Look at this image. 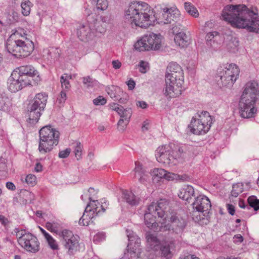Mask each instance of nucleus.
<instances>
[{"instance_id": "obj_1", "label": "nucleus", "mask_w": 259, "mask_h": 259, "mask_svg": "<svg viewBox=\"0 0 259 259\" xmlns=\"http://www.w3.org/2000/svg\"><path fill=\"white\" fill-rule=\"evenodd\" d=\"M126 19L131 23L141 28H147L157 21L159 24L178 23L180 20V12L176 6L161 8L160 15L157 19L153 9L147 3L142 2L131 3L125 12Z\"/></svg>"}, {"instance_id": "obj_2", "label": "nucleus", "mask_w": 259, "mask_h": 259, "mask_svg": "<svg viewBox=\"0 0 259 259\" xmlns=\"http://www.w3.org/2000/svg\"><path fill=\"white\" fill-rule=\"evenodd\" d=\"M222 16L232 26L259 33V18L245 5H227L224 8Z\"/></svg>"}, {"instance_id": "obj_3", "label": "nucleus", "mask_w": 259, "mask_h": 259, "mask_svg": "<svg viewBox=\"0 0 259 259\" xmlns=\"http://www.w3.org/2000/svg\"><path fill=\"white\" fill-rule=\"evenodd\" d=\"M259 94V84L256 81L247 82L239 102V110L241 117L249 118L253 116L256 112L254 107Z\"/></svg>"}, {"instance_id": "obj_4", "label": "nucleus", "mask_w": 259, "mask_h": 259, "mask_svg": "<svg viewBox=\"0 0 259 259\" xmlns=\"http://www.w3.org/2000/svg\"><path fill=\"white\" fill-rule=\"evenodd\" d=\"M185 153L181 147L174 144L159 147L155 152L157 160L164 165L171 166L182 162Z\"/></svg>"}, {"instance_id": "obj_5", "label": "nucleus", "mask_w": 259, "mask_h": 259, "mask_svg": "<svg viewBox=\"0 0 259 259\" xmlns=\"http://www.w3.org/2000/svg\"><path fill=\"white\" fill-rule=\"evenodd\" d=\"M168 207V203L165 199H160L157 202L149 205L144 214V221L146 226L155 232L160 231V226L156 222V215L164 219L165 210Z\"/></svg>"}, {"instance_id": "obj_6", "label": "nucleus", "mask_w": 259, "mask_h": 259, "mask_svg": "<svg viewBox=\"0 0 259 259\" xmlns=\"http://www.w3.org/2000/svg\"><path fill=\"white\" fill-rule=\"evenodd\" d=\"M39 135L38 150L41 154H45L51 152L59 143L60 133L50 125L42 127L39 130Z\"/></svg>"}, {"instance_id": "obj_7", "label": "nucleus", "mask_w": 259, "mask_h": 259, "mask_svg": "<svg viewBox=\"0 0 259 259\" xmlns=\"http://www.w3.org/2000/svg\"><path fill=\"white\" fill-rule=\"evenodd\" d=\"M165 215L160 223V231H168L170 234L181 235L187 226L186 220L175 212L168 213L166 210Z\"/></svg>"}, {"instance_id": "obj_8", "label": "nucleus", "mask_w": 259, "mask_h": 259, "mask_svg": "<svg viewBox=\"0 0 259 259\" xmlns=\"http://www.w3.org/2000/svg\"><path fill=\"white\" fill-rule=\"evenodd\" d=\"M148 247L155 252H158L161 257L169 259L172 257V252L176 248L175 240L166 241L161 243L157 236L150 232L146 234Z\"/></svg>"}, {"instance_id": "obj_9", "label": "nucleus", "mask_w": 259, "mask_h": 259, "mask_svg": "<svg viewBox=\"0 0 259 259\" xmlns=\"http://www.w3.org/2000/svg\"><path fill=\"white\" fill-rule=\"evenodd\" d=\"M19 35V33L17 31L11 35L7 40L6 48L9 53L16 58L25 57L31 54L33 47L22 40H13V37Z\"/></svg>"}, {"instance_id": "obj_10", "label": "nucleus", "mask_w": 259, "mask_h": 259, "mask_svg": "<svg viewBox=\"0 0 259 259\" xmlns=\"http://www.w3.org/2000/svg\"><path fill=\"white\" fill-rule=\"evenodd\" d=\"M211 123L212 118L209 113L207 111H202L193 117L189 127L194 134H205L210 129Z\"/></svg>"}, {"instance_id": "obj_11", "label": "nucleus", "mask_w": 259, "mask_h": 259, "mask_svg": "<svg viewBox=\"0 0 259 259\" xmlns=\"http://www.w3.org/2000/svg\"><path fill=\"white\" fill-rule=\"evenodd\" d=\"M102 200H104V202H102L101 205L98 200H94L87 205L82 217L79 221V225L88 226L91 222L93 223V219L101 212H104L106 210L108 203L105 199Z\"/></svg>"}, {"instance_id": "obj_12", "label": "nucleus", "mask_w": 259, "mask_h": 259, "mask_svg": "<svg viewBox=\"0 0 259 259\" xmlns=\"http://www.w3.org/2000/svg\"><path fill=\"white\" fill-rule=\"evenodd\" d=\"M48 100V95L46 93L37 94L31 103L29 104L28 109L29 119L32 123H36L41 115L40 112L44 110Z\"/></svg>"}, {"instance_id": "obj_13", "label": "nucleus", "mask_w": 259, "mask_h": 259, "mask_svg": "<svg viewBox=\"0 0 259 259\" xmlns=\"http://www.w3.org/2000/svg\"><path fill=\"white\" fill-rule=\"evenodd\" d=\"M194 210L192 215L195 221L198 222L204 219L209 213L211 205L210 200L204 195H200L197 196L192 203Z\"/></svg>"}, {"instance_id": "obj_14", "label": "nucleus", "mask_w": 259, "mask_h": 259, "mask_svg": "<svg viewBox=\"0 0 259 259\" xmlns=\"http://www.w3.org/2000/svg\"><path fill=\"white\" fill-rule=\"evenodd\" d=\"M19 245L28 252L36 253L39 250V242L36 236L25 231L16 232Z\"/></svg>"}, {"instance_id": "obj_15", "label": "nucleus", "mask_w": 259, "mask_h": 259, "mask_svg": "<svg viewBox=\"0 0 259 259\" xmlns=\"http://www.w3.org/2000/svg\"><path fill=\"white\" fill-rule=\"evenodd\" d=\"M239 69L234 64L226 65L224 69H218V75L221 80L222 86L232 85L236 80L239 75Z\"/></svg>"}, {"instance_id": "obj_16", "label": "nucleus", "mask_w": 259, "mask_h": 259, "mask_svg": "<svg viewBox=\"0 0 259 259\" xmlns=\"http://www.w3.org/2000/svg\"><path fill=\"white\" fill-rule=\"evenodd\" d=\"M165 82L162 92L167 99L176 98L181 95L183 80L165 78Z\"/></svg>"}, {"instance_id": "obj_17", "label": "nucleus", "mask_w": 259, "mask_h": 259, "mask_svg": "<svg viewBox=\"0 0 259 259\" xmlns=\"http://www.w3.org/2000/svg\"><path fill=\"white\" fill-rule=\"evenodd\" d=\"M61 236L63 238V244L65 248L67 250L69 255L74 254L79 248V242L77 236L67 230L62 231Z\"/></svg>"}, {"instance_id": "obj_18", "label": "nucleus", "mask_w": 259, "mask_h": 259, "mask_svg": "<svg viewBox=\"0 0 259 259\" xmlns=\"http://www.w3.org/2000/svg\"><path fill=\"white\" fill-rule=\"evenodd\" d=\"M76 34L78 39L83 42H88L94 37L93 30L87 23L78 24L76 28Z\"/></svg>"}, {"instance_id": "obj_19", "label": "nucleus", "mask_w": 259, "mask_h": 259, "mask_svg": "<svg viewBox=\"0 0 259 259\" xmlns=\"http://www.w3.org/2000/svg\"><path fill=\"white\" fill-rule=\"evenodd\" d=\"M134 178L137 179L141 183L144 184L149 180V172L143 166L139 161L135 162V167L132 172Z\"/></svg>"}, {"instance_id": "obj_20", "label": "nucleus", "mask_w": 259, "mask_h": 259, "mask_svg": "<svg viewBox=\"0 0 259 259\" xmlns=\"http://www.w3.org/2000/svg\"><path fill=\"white\" fill-rule=\"evenodd\" d=\"M183 71L181 67L176 63H170L167 68L165 74V78H170L171 79L184 80L183 75Z\"/></svg>"}, {"instance_id": "obj_21", "label": "nucleus", "mask_w": 259, "mask_h": 259, "mask_svg": "<svg viewBox=\"0 0 259 259\" xmlns=\"http://www.w3.org/2000/svg\"><path fill=\"white\" fill-rule=\"evenodd\" d=\"M145 40L147 42L148 50H158L161 46L162 36L160 34L150 33L145 35Z\"/></svg>"}, {"instance_id": "obj_22", "label": "nucleus", "mask_w": 259, "mask_h": 259, "mask_svg": "<svg viewBox=\"0 0 259 259\" xmlns=\"http://www.w3.org/2000/svg\"><path fill=\"white\" fill-rule=\"evenodd\" d=\"M17 76V71H14L8 80V88L11 92L15 93L23 88Z\"/></svg>"}, {"instance_id": "obj_23", "label": "nucleus", "mask_w": 259, "mask_h": 259, "mask_svg": "<svg viewBox=\"0 0 259 259\" xmlns=\"http://www.w3.org/2000/svg\"><path fill=\"white\" fill-rule=\"evenodd\" d=\"M16 71H18L20 74H25L34 77L36 76L34 81L37 83L40 80L38 71L31 65H28L20 66Z\"/></svg>"}, {"instance_id": "obj_24", "label": "nucleus", "mask_w": 259, "mask_h": 259, "mask_svg": "<svg viewBox=\"0 0 259 259\" xmlns=\"http://www.w3.org/2000/svg\"><path fill=\"white\" fill-rule=\"evenodd\" d=\"M224 43L229 52L235 53L238 51L239 40L237 38L232 35H227L225 38Z\"/></svg>"}, {"instance_id": "obj_25", "label": "nucleus", "mask_w": 259, "mask_h": 259, "mask_svg": "<svg viewBox=\"0 0 259 259\" xmlns=\"http://www.w3.org/2000/svg\"><path fill=\"white\" fill-rule=\"evenodd\" d=\"M178 195L181 199L189 202L192 197H195L194 189L191 186H186L181 189Z\"/></svg>"}, {"instance_id": "obj_26", "label": "nucleus", "mask_w": 259, "mask_h": 259, "mask_svg": "<svg viewBox=\"0 0 259 259\" xmlns=\"http://www.w3.org/2000/svg\"><path fill=\"white\" fill-rule=\"evenodd\" d=\"M175 42L181 48L187 47L190 44V37L185 32H181L175 35Z\"/></svg>"}, {"instance_id": "obj_27", "label": "nucleus", "mask_w": 259, "mask_h": 259, "mask_svg": "<svg viewBox=\"0 0 259 259\" xmlns=\"http://www.w3.org/2000/svg\"><path fill=\"white\" fill-rule=\"evenodd\" d=\"M128 243L127 247H139L141 244L140 238L132 230H126Z\"/></svg>"}, {"instance_id": "obj_28", "label": "nucleus", "mask_w": 259, "mask_h": 259, "mask_svg": "<svg viewBox=\"0 0 259 259\" xmlns=\"http://www.w3.org/2000/svg\"><path fill=\"white\" fill-rule=\"evenodd\" d=\"M122 196L126 202L132 206L138 205L139 199L136 197L132 192L127 190L123 191Z\"/></svg>"}, {"instance_id": "obj_29", "label": "nucleus", "mask_w": 259, "mask_h": 259, "mask_svg": "<svg viewBox=\"0 0 259 259\" xmlns=\"http://www.w3.org/2000/svg\"><path fill=\"white\" fill-rule=\"evenodd\" d=\"M11 100L4 93H0V110L7 112L11 106Z\"/></svg>"}, {"instance_id": "obj_30", "label": "nucleus", "mask_w": 259, "mask_h": 259, "mask_svg": "<svg viewBox=\"0 0 259 259\" xmlns=\"http://www.w3.org/2000/svg\"><path fill=\"white\" fill-rule=\"evenodd\" d=\"M42 56L48 60H55L59 57V53L57 49H45L42 51Z\"/></svg>"}, {"instance_id": "obj_31", "label": "nucleus", "mask_w": 259, "mask_h": 259, "mask_svg": "<svg viewBox=\"0 0 259 259\" xmlns=\"http://www.w3.org/2000/svg\"><path fill=\"white\" fill-rule=\"evenodd\" d=\"M120 88L118 87L112 85L106 88V91L110 97L115 101L121 99L118 93L120 92Z\"/></svg>"}, {"instance_id": "obj_32", "label": "nucleus", "mask_w": 259, "mask_h": 259, "mask_svg": "<svg viewBox=\"0 0 259 259\" xmlns=\"http://www.w3.org/2000/svg\"><path fill=\"white\" fill-rule=\"evenodd\" d=\"M71 79V75L64 74L60 77V82L62 88V91H67L70 88L69 80Z\"/></svg>"}, {"instance_id": "obj_33", "label": "nucleus", "mask_w": 259, "mask_h": 259, "mask_svg": "<svg viewBox=\"0 0 259 259\" xmlns=\"http://www.w3.org/2000/svg\"><path fill=\"white\" fill-rule=\"evenodd\" d=\"M145 39V36L144 35L135 44V49L140 52L148 51L147 42H146Z\"/></svg>"}, {"instance_id": "obj_34", "label": "nucleus", "mask_w": 259, "mask_h": 259, "mask_svg": "<svg viewBox=\"0 0 259 259\" xmlns=\"http://www.w3.org/2000/svg\"><path fill=\"white\" fill-rule=\"evenodd\" d=\"M185 9L191 16L195 18L199 16V12L193 5L189 2H185L184 4Z\"/></svg>"}, {"instance_id": "obj_35", "label": "nucleus", "mask_w": 259, "mask_h": 259, "mask_svg": "<svg viewBox=\"0 0 259 259\" xmlns=\"http://www.w3.org/2000/svg\"><path fill=\"white\" fill-rule=\"evenodd\" d=\"M17 76L23 88L30 85L31 82V78L34 77V76H30L25 74H20L18 71Z\"/></svg>"}, {"instance_id": "obj_36", "label": "nucleus", "mask_w": 259, "mask_h": 259, "mask_svg": "<svg viewBox=\"0 0 259 259\" xmlns=\"http://www.w3.org/2000/svg\"><path fill=\"white\" fill-rule=\"evenodd\" d=\"M74 155L77 160L81 158L82 154L83 146L79 142L76 141L73 143Z\"/></svg>"}, {"instance_id": "obj_37", "label": "nucleus", "mask_w": 259, "mask_h": 259, "mask_svg": "<svg viewBox=\"0 0 259 259\" xmlns=\"http://www.w3.org/2000/svg\"><path fill=\"white\" fill-rule=\"evenodd\" d=\"M249 208L252 207L254 211L259 210V199L255 196L252 195L247 199Z\"/></svg>"}, {"instance_id": "obj_38", "label": "nucleus", "mask_w": 259, "mask_h": 259, "mask_svg": "<svg viewBox=\"0 0 259 259\" xmlns=\"http://www.w3.org/2000/svg\"><path fill=\"white\" fill-rule=\"evenodd\" d=\"M243 185L242 183H238L233 185V189L231 191V195L234 197H237L239 194L243 191Z\"/></svg>"}, {"instance_id": "obj_39", "label": "nucleus", "mask_w": 259, "mask_h": 259, "mask_svg": "<svg viewBox=\"0 0 259 259\" xmlns=\"http://www.w3.org/2000/svg\"><path fill=\"white\" fill-rule=\"evenodd\" d=\"M30 2L29 0H23L21 3L22 13L24 16H28L30 12Z\"/></svg>"}, {"instance_id": "obj_40", "label": "nucleus", "mask_w": 259, "mask_h": 259, "mask_svg": "<svg viewBox=\"0 0 259 259\" xmlns=\"http://www.w3.org/2000/svg\"><path fill=\"white\" fill-rule=\"evenodd\" d=\"M120 113L121 114H119L120 118H124L125 122H127L128 121L130 120V118L132 114V111L131 108H123Z\"/></svg>"}, {"instance_id": "obj_41", "label": "nucleus", "mask_w": 259, "mask_h": 259, "mask_svg": "<svg viewBox=\"0 0 259 259\" xmlns=\"http://www.w3.org/2000/svg\"><path fill=\"white\" fill-rule=\"evenodd\" d=\"M66 92V91H62L60 92L59 96L57 98L56 100V104L58 106L60 107L63 105L67 99Z\"/></svg>"}, {"instance_id": "obj_42", "label": "nucleus", "mask_w": 259, "mask_h": 259, "mask_svg": "<svg viewBox=\"0 0 259 259\" xmlns=\"http://www.w3.org/2000/svg\"><path fill=\"white\" fill-rule=\"evenodd\" d=\"M96 3V7L98 10H105L108 6L107 0H94Z\"/></svg>"}, {"instance_id": "obj_43", "label": "nucleus", "mask_w": 259, "mask_h": 259, "mask_svg": "<svg viewBox=\"0 0 259 259\" xmlns=\"http://www.w3.org/2000/svg\"><path fill=\"white\" fill-rule=\"evenodd\" d=\"M50 247L53 250H58L59 246L56 240H55L51 235L46 239Z\"/></svg>"}, {"instance_id": "obj_44", "label": "nucleus", "mask_w": 259, "mask_h": 259, "mask_svg": "<svg viewBox=\"0 0 259 259\" xmlns=\"http://www.w3.org/2000/svg\"><path fill=\"white\" fill-rule=\"evenodd\" d=\"M152 174L153 176L158 179L164 178L166 174V171L162 168H155L152 172Z\"/></svg>"}, {"instance_id": "obj_45", "label": "nucleus", "mask_w": 259, "mask_h": 259, "mask_svg": "<svg viewBox=\"0 0 259 259\" xmlns=\"http://www.w3.org/2000/svg\"><path fill=\"white\" fill-rule=\"evenodd\" d=\"M95 27L97 32L104 34L106 31L107 26L105 25V24L98 21L95 23Z\"/></svg>"}, {"instance_id": "obj_46", "label": "nucleus", "mask_w": 259, "mask_h": 259, "mask_svg": "<svg viewBox=\"0 0 259 259\" xmlns=\"http://www.w3.org/2000/svg\"><path fill=\"white\" fill-rule=\"evenodd\" d=\"M129 249L130 256L131 259H136L138 257V253L139 252L140 248L137 247H127Z\"/></svg>"}, {"instance_id": "obj_47", "label": "nucleus", "mask_w": 259, "mask_h": 259, "mask_svg": "<svg viewBox=\"0 0 259 259\" xmlns=\"http://www.w3.org/2000/svg\"><path fill=\"white\" fill-rule=\"evenodd\" d=\"M83 83L87 87H93L95 84V80L90 76L84 77L82 78Z\"/></svg>"}, {"instance_id": "obj_48", "label": "nucleus", "mask_w": 259, "mask_h": 259, "mask_svg": "<svg viewBox=\"0 0 259 259\" xmlns=\"http://www.w3.org/2000/svg\"><path fill=\"white\" fill-rule=\"evenodd\" d=\"M106 235L104 232H99L94 235L93 237V241L96 243H98L101 241H102L105 239Z\"/></svg>"}, {"instance_id": "obj_49", "label": "nucleus", "mask_w": 259, "mask_h": 259, "mask_svg": "<svg viewBox=\"0 0 259 259\" xmlns=\"http://www.w3.org/2000/svg\"><path fill=\"white\" fill-rule=\"evenodd\" d=\"M36 177L32 174L28 175L25 178V182L27 184L32 186H33L36 184Z\"/></svg>"}, {"instance_id": "obj_50", "label": "nucleus", "mask_w": 259, "mask_h": 259, "mask_svg": "<svg viewBox=\"0 0 259 259\" xmlns=\"http://www.w3.org/2000/svg\"><path fill=\"white\" fill-rule=\"evenodd\" d=\"M106 99L102 96H99L93 100L95 105H104L106 103Z\"/></svg>"}, {"instance_id": "obj_51", "label": "nucleus", "mask_w": 259, "mask_h": 259, "mask_svg": "<svg viewBox=\"0 0 259 259\" xmlns=\"http://www.w3.org/2000/svg\"><path fill=\"white\" fill-rule=\"evenodd\" d=\"M129 122L130 121H128L127 122H125L124 118H120L117 123L118 130L123 131Z\"/></svg>"}, {"instance_id": "obj_52", "label": "nucleus", "mask_w": 259, "mask_h": 259, "mask_svg": "<svg viewBox=\"0 0 259 259\" xmlns=\"http://www.w3.org/2000/svg\"><path fill=\"white\" fill-rule=\"evenodd\" d=\"M110 108L111 110L116 111L119 115L121 114V112L123 108L121 105L113 103L110 104Z\"/></svg>"}, {"instance_id": "obj_53", "label": "nucleus", "mask_w": 259, "mask_h": 259, "mask_svg": "<svg viewBox=\"0 0 259 259\" xmlns=\"http://www.w3.org/2000/svg\"><path fill=\"white\" fill-rule=\"evenodd\" d=\"M177 178H179L178 175L166 171V174L164 177V179L167 181L176 180Z\"/></svg>"}, {"instance_id": "obj_54", "label": "nucleus", "mask_w": 259, "mask_h": 259, "mask_svg": "<svg viewBox=\"0 0 259 259\" xmlns=\"http://www.w3.org/2000/svg\"><path fill=\"white\" fill-rule=\"evenodd\" d=\"M71 152L70 148H67L65 150L60 151L59 153L58 156L61 158H65L67 157Z\"/></svg>"}, {"instance_id": "obj_55", "label": "nucleus", "mask_w": 259, "mask_h": 259, "mask_svg": "<svg viewBox=\"0 0 259 259\" xmlns=\"http://www.w3.org/2000/svg\"><path fill=\"white\" fill-rule=\"evenodd\" d=\"M148 63L146 62L143 61H140L139 64L140 71L143 73H145L147 71V69L148 67Z\"/></svg>"}, {"instance_id": "obj_56", "label": "nucleus", "mask_w": 259, "mask_h": 259, "mask_svg": "<svg viewBox=\"0 0 259 259\" xmlns=\"http://www.w3.org/2000/svg\"><path fill=\"white\" fill-rule=\"evenodd\" d=\"M182 26L180 23H178L172 27V33L175 35L181 32L180 31L182 29Z\"/></svg>"}, {"instance_id": "obj_57", "label": "nucleus", "mask_w": 259, "mask_h": 259, "mask_svg": "<svg viewBox=\"0 0 259 259\" xmlns=\"http://www.w3.org/2000/svg\"><path fill=\"white\" fill-rule=\"evenodd\" d=\"M46 227L48 230L52 232H56L57 231V229L54 224H52L50 222H47L46 224Z\"/></svg>"}, {"instance_id": "obj_58", "label": "nucleus", "mask_w": 259, "mask_h": 259, "mask_svg": "<svg viewBox=\"0 0 259 259\" xmlns=\"http://www.w3.org/2000/svg\"><path fill=\"white\" fill-rule=\"evenodd\" d=\"M88 193H89V199L90 200V202H91L93 201L92 200V197H94L96 194H97V192L93 188L91 187L88 190Z\"/></svg>"}, {"instance_id": "obj_59", "label": "nucleus", "mask_w": 259, "mask_h": 259, "mask_svg": "<svg viewBox=\"0 0 259 259\" xmlns=\"http://www.w3.org/2000/svg\"><path fill=\"white\" fill-rule=\"evenodd\" d=\"M0 223L2 225L6 227L10 223V221L5 216L0 215Z\"/></svg>"}, {"instance_id": "obj_60", "label": "nucleus", "mask_w": 259, "mask_h": 259, "mask_svg": "<svg viewBox=\"0 0 259 259\" xmlns=\"http://www.w3.org/2000/svg\"><path fill=\"white\" fill-rule=\"evenodd\" d=\"M179 178H177L176 181H179L181 182L187 181L189 180V177L186 175H178Z\"/></svg>"}, {"instance_id": "obj_61", "label": "nucleus", "mask_w": 259, "mask_h": 259, "mask_svg": "<svg viewBox=\"0 0 259 259\" xmlns=\"http://www.w3.org/2000/svg\"><path fill=\"white\" fill-rule=\"evenodd\" d=\"M234 242L235 243H241L243 241V238L240 234H237L233 237Z\"/></svg>"}, {"instance_id": "obj_62", "label": "nucleus", "mask_w": 259, "mask_h": 259, "mask_svg": "<svg viewBox=\"0 0 259 259\" xmlns=\"http://www.w3.org/2000/svg\"><path fill=\"white\" fill-rule=\"evenodd\" d=\"M25 195L28 198V200L30 202L34 199V195L28 191H25Z\"/></svg>"}, {"instance_id": "obj_63", "label": "nucleus", "mask_w": 259, "mask_h": 259, "mask_svg": "<svg viewBox=\"0 0 259 259\" xmlns=\"http://www.w3.org/2000/svg\"><path fill=\"white\" fill-rule=\"evenodd\" d=\"M113 67L115 69H119L121 66V63L118 60H114L112 62Z\"/></svg>"}, {"instance_id": "obj_64", "label": "nucleus", "mask_w": 259, "mask_h": 259, "mask_svg": "<svg viewBox=\"0 0 259 259\" xmlns=\"http://www.w3.org/2000/svg\"><path fill=\"white\" fill-rule=\"evenodd\" d=\"M181 258V259H199L198 257L196 256L195 255L190 254L185 255L183 257H182Z\"/></svg>"}]
</instances>
